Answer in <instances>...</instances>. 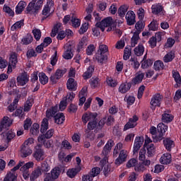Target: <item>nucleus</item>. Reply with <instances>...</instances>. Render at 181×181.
Returning a JSON list of instances; mask_svg holds the SVG:
<instances>
[{"instance_id": "obj_61", "label": "nucleus", "mask_w": 181, "mask_h": 181, "mask_svg": "<svg viewBox=\"0 0 181 181\" xmlns=\"http://www.w3.org/2000/svg\"><path fill=\"white\" fill-rule=\"evenodd\" d=\"M37 56V54L36 53V51H35V49H28L26 52L27 59H32V57H36Z\"/></svg>"}, {"instance_id": "obj_6", "label": "nucleus", "mask_w": 181, "mask_h": 181, "mask_svg": "<svg viewBox=\"0 0 181 181\" xmlns=\"http://www.w3.org/2000/svg\"><path fill=\"white\" fill-rule=\"evenodd\" d=\"M33 156L37 162H41V160H45V150L42 148V144H37L35 147Z\"/></svg>"}, {"instance_id": "obj_36", "label": "nucleus", "mask_w": 181, "mask_h": 181, "mask_svg": "<svg viewBox=\"0 0 181 181\" xmlns=\"http://www.w3.org/2000/svg\"><path fill=\"white\" fill-rule=\"evenodd\" d=\"M145 148L147 149V156L148 158H152L155 154V151H156V147L153 144H150L148 146H146Z\"/></svg>"}, {"instance_id": "obj_23", "label": "nucleus", "mask_w": 181, "mask_h": 181, "mask_svg": "<svg viewBox=\"0 0 181 181\" xmlns=\"http://www.w3.org/2000/svg\"><path fill=\"white\" fill-rule=\"evenodd\" d=\"M1 135H3L4 139H6V144H10V142H12V139L16 136V134L12 132V130H9L6 133H2Z\"/></svg>"}, {"instance_id": "obj_39", "label": "nucleus", "mask_w": 181, "mask_h": 181, "mask_svg": "<svg viewBox=\"0 0 181 181\" xmlns=\"http://www.w3.org/2000/svg\"><path fill=\"white\" fill-rule=\"evenodd\" d=\"M134 52L136 56H142V54H144V52H145V47H144V45L139 44V45L134 48Z\"/></svg>"}, {"instance_id": "obj_15", "label": "nucleus", "mask_w": 181, "mask_h": 181, "mask_svg": "<svg viewBox=\"0 0 181 181\" xmlns=\"http://www.w3.org/2000/svg\"><path fill=\"white\" fill-rule=\"evenodd\" d=\"M17 83L21 86H26L29 83L28 72H23L17 77Z\"/></svg>"}, {"instance_id": "obj_8", "label": "nucleus", "mask_w": 181, "mask_h": 181, "mask_svg": "<svg viewBox=\"0 0 181 181\" xmlns=\"http://www.w3.org/2000/svg\"><path fill=\"white\" fill-rule=\"evenodd\" d=\"M150 104L151 110H156V107H160L162 104V96L160 93H156L153 95Z\"/></svg>"}, {"instance_id": "obj_63", "label": "nucleus", "mask_w": 181, "mask_h": 181, "mask_svg": "<svg viewBox=\"0 0 181 181\" xmlns=\"http://www.w3.org/2000/svg\"><path fill=\"white\" fill-rule=\"evenodd\" d=\"M50 64L56 66L57 64V51H55L54 54L52 55L50 59Z\"/></svg>"}, {"instance_id": "obj_3", "label": "nucleus", "mask_w": 181, "mask_h": 181, "mask_svg": "<svg viewBox=\"0 0 181 181\" xmlns=\"http://www.w3.org/2000/svg\"><path fill=\"white\" fill-rule=\"evenodd\" d=\"M168 125L163 123H159L157 126V132L158 134L157 136H153V142H160L163 139H164L165 134H166V131H168Z\"/></svg>"}, {"instance_id": "obj_40", "label": "nucleus", "mask_w": 181, "mask_h": 181, "mask_svg": "<svg viewBox=\"0 0 181 181\" xmlns=\"http://www.w3.org/2000/svg\"><path fill=\"white\" fill-rule=\"evenodd\" d=\"M40 83L42 84V86H45L49 83V77L46 76V74L45 72H40L38 74Z\"/></svg>"}, {"instance_id": "obj_24", "label": "nucleus", "mask_w": 181, "mask_h": 181, "mask_svg": "<svg viewBox=\"0 0 181 181\" xmlns=\"http://www.w3.org/2000/svg\"><path fill=\"white\" fill-rule=\"evenodd\" d=\"M162 165H169L172 162V155L169 153H164L160 158Z\"/></svg>"}, {"instance_id": "obj_38", "label": "nucleus", "mask_w": 181, "mask_h": 181, "mask_svg": "<svg viewBox=\"0 0 181 181\" xmlns=\"http://www.w3.org/2000/svg\"><path fill=\"white\" fill-rule=\"evenodd\" d=\"M54 133V129H51L48 130L46 134L42 135L38 138V141H43L45 139H50L52 136H53V134Z\"/></svg>"}, {"instance_id": "obj_12", "label": "nucleus", "mask_w": 181, "mask_h": 181, "mask_svg": "<svg viewBox=\"0 0 181 181\" xmlns=\"http://www.w3.org/2000/svg\"><path fill=\"white\" fill-rule=\"evenodd\" d=\"M144 145V136H136L134 140V147H133V152L134 154L138 153L141 147Z\"/></svg>"}, {"instance_id": "obj_37", "label": "nucleus", "mask_w": 181, "mask_h": 181, "mask_svg": "<svg viewBox=\"0 0 181 181\" xmlns=\"http://www.w3.org/2000/svg\"><path fill=\"white\" fill-rule=\"evenodd\" d=\"M40 129V126L37 123H34L30 128V132L31 135L34 136H37L39 135V129Z\"/></svg>"}, {"instance_id": "obj_7", "label": "nucleus", "mask_w": 181, "mask_h": 181, "mask_svg": "<svg viewBox=\"0 0 181 181\" xmlns=\"http://www.w3.org/2000/svg\"><path fill=\"white\" fill-rule=\"evenodd\" d=\"M114 23V20H112V17H107L103 19L100 23H96L95 26L99 28L102 32L105 30V28H110V26H112Z\"/></svg>"}, {"instance_id": "obj_43", "label": "nucleus", "mask_w": 181, "mask_h": 181, "mask_svg": "<svg viewBox=\"0 0 181 181\" xmlns=\"http://www.w3.org/2000/svg\"><path fill=\"white\" fill-rule=\"evenodd\" d=\"M141 69H149V67H152L153 64V59H148L147 60L141 61Z\"/></svg>"}, {"instance_id": "obj_9", "label": "nucleus", "mask_w": 181, "mask_h": 181, "mask_svg": "<svg viewBox=\"0 0 181 181\" xmlns=\"http://www.w3.org/2000/svg\"><path fill=\"white\" fill-rule=\"evenodd\" d=\"M97 117H98V112H86L82 116V121L83 124H87L88 121H98Z\"/></svg>"}, {"instance_id": "obj_5", "label": "nucleus", "mask_w": 181, "mask_h": 181, "mask_svg": "<svg viewBox=\"0 0 181 181\" xmlns=\"http://www.w3.org/2000/svg\"><path fill=\"white\" fill-rule=\"evenodd\" d=\"M67 73V69H57L54 74H52L49 77V81L52 84H57V81Z\"/></svg>"}, {"instance_id": "obj_34", "label": "nucleus", "mask_w": 181, "mask_h": 181, "mask_svg": "<svg viewBox=\"0 0 181 181\" xmlns=\"http://www.w3.org/2000/svg\"><path fill=\"white\" fill-rule=\"evenodd\" d=\"M33 106V98H28L24 104V112H29Z\"/></svg>"}, {"instance_id": "obj_2", "label": "nucleus", "mask_w": 181, "mask_h": 181, "mask_svg": "<svg viewBox=\"0 0 181 181\" xmlns=\"http://www.w3.org/2000/svg\"><path fill=\"white\" fill-rule=\"evenodd\" d=\"M45 0H32L25 8L26 14L37 15L43 6Z\"/></svg>"}, {"instance_id": "obj_19", "label": "nucleus", "mask_w": 181, "mask_h": 181, "mask_svg": "<svg viewBox=\"0 0 181 181\" xmlns=\"http://www.w3.org/2000/svg\"><path fill=\"white\" fill-rule=\"evenodd\" d=\"M127 151L122 150L119 154V157L115 160V163L119 166V165H122L124 162L127 160Z\"/></svg>"}, {"instance_id": "obj_59", "label": "nucleus", "mask_w": 181, "mask_h": 181, "mask_svg": "<svg viewBox=\"0 0 181 181\" xmlns=\"http://www.w3.org/2000/svg\"><path fill=\"white\" fill-rule=\"evenodd\" d=\"M130 62H132L131 64L134 70H138V69H139V66H141V64H139V62H138L137 59L131 58Z\"/></svg>"}, {"instance_id": "obj_51", "label": "nucleus", "mask_w": 181, "mask_h": 181, "mask_svg": "<svg viewBox=\"0 0 181 181\" xmlns=\"http://www.w3.org/2000/svg\"><path fill=\"white\" fill-rule=\"evenodd\" d=\"M32 32L35 40H37V42H39V40H40V38L42 37V31H40V29L35 28L34 30H33Z\"/></svg>"}, {"instance_id": "obj_64", "label": "nucleus", "mask_w": 181, "mask_h": 181, "mask_svg": "<svg viewBox=\"0 0 181 181\" xmlns=\"http://www.w3.org/2000/svg\"><path fill=\"white\" fill-rule=\"evenodd\" d=\"M134 170L136 172H144V170H145V167L142 163H139L136 164Z\"/></svg>"}, {"instance_id": "obj_29", "label": "nucleus", "mask_w": 181, "mask_h": 181, "mask_svg": "<svg viewBox=\"0 0 181 181\" xmlns=\"http://www.w3.org/2000/svg\"><path fill=\"white\" fill-rule=\"evenodd\" d=\"M141 33V31H135L133 34L132 37L131 38V46L132 47H135L136 45H138V40H139V35Z\"/></svg>"}, {"instance_id": "obj_35", "label": "nucleus", "mask_w": 181, "mask_h": 181, "mask_svg": "<svg viewBox=\"0 0 181 181\" xmlns=\"http://www.w3.org/2000/svg\"><path fill=\"white\" fill-rule=\"evenodd\" d=\"M73 56L74 54H73V52H71V45L69 44L67 45V49L64 52L63 57L66 60H70L73 59Z\"/></svg>"}, {"instance_id": "obj_45", "label": "nucleus", "mask_w": 181, "mask_h": 181, "mask_svg": "<svg viewBox=\"0 0 181 181\" xmlns=\"http://www.w3.org/2000/svg\"><path fill=\"white\" fill-rule=\"evenodd\" d=\"M91 88H97L100 84V78L93 77L89 80Z\"/></svg>"}, {"instance_id": "obj_26", "label": "nucleus", "mask_w": 181, "mask_h": 181, "mask_svg": "<svg viewBox=\"0 0 181 181\" xmlns=\"http://www.w3.org/2000/svg\"><path fill=\"white\" fill-rule=\"evenodd\" d=\"M175 118V116L172 114L167 113L165 112L162 115V122H164L165 124H169L170 122H172Z\"/></svg>"}, {"instance_id": "obj_58", "label": "nucleus", "mask_w": 181, "mask_h": 181, "mask_svg": "<svg viewBox=\"0 0 181 181\" xmlns=\"http://www.w3.org/2000/svg\"><path fill=\"white\" fill-rule=\"evenodd\" d=\"M88 30V23H83L78 30L79 35H84Z\"/></svg>"}, {"instance_id": "obj_27", "label": "nucleus", "mask_w": 181, "mask_h": 181, "mask_svg": "<svg viewBox=\"0 0 181 181\" xmlns=\"http://www.w3.org/2000/svg\"><path fill=\"white\" fill-rule=\"evenodd\" d=\"M21 152L22 153V158H28L30 155H32V149L29 146H21Z\"/></svg>"}, {"instance_id": "obj_57", "label": "nucleus", "mask_w": 181, "mask_h": 181, "mask_svg": "<svg viewBox=\"0 0 181 181\" xmlns=\"http://www.w3.org/2000/svg\"><path fill=\"white\" fill-rule=\"evenodd\" d=\"M136 163H138V160L132 158L127 163L126 166L128 169H131V168H135Z\"/></svg>"}, {"instance_id": "obj_20", "label": "nucleus", "mask_w": 181, "mask_h": 181, "mask_svg": "<svg viewBox=\"0 0 181 181\" xmlns=\"http://www.w3.org/2000/svg\"><path fill=\"white\" fill-rule=\"evenodd\" d=\"M95 59L97 60L98 63L103 64V63H105V62L108 60V55L97 52L95 54Z\"/></svg>"}, {"instance_id": "obj_54", "label": "nucleus", "mask_w": 181, "mask_h": 181, "mask_svg": "<svg viewBox=\"0 0 181 181\" xmlns=\"http://www.w3.org/2000/svg\"><path fill=\"white\" fill-rule=\"evenodd\" d=\"M106 83L107 86H109V87H112V88H114L115 87H117V86L118 85V83L117 82V81L114 80L111 77H107L106 78Z\"/></svg>"}, {"instance_id": "obj_48", "label": "nucleus", "mask_w": 181, "mask_h": 181, "mask_svg": "<svg viewBox=\"0 0 181 181\" xmlns=\"http://www.w3.org/2000/svg\"><path fill=\"white\" fill-rule=\"evenodd\" d=\"M74 98H76V93L71 91L66 94L64 100H65L66 103H73Z\"/></svg>"}, {"instance_id": "obj_21", "label": "nucleus", "mask_w": 181, "mask_h": 181, "mask_svg": "<svg viewBox=\"0 0 181 181\" xmlns=\"http://www.w3.org/2000/svg\"><path fill=\"white\" fill-rule=\"evenodd\" d=\"M43 173H42V170L40 169V166L37 167L35 169L33 170L32 173L30 176V181H35L40 176H42Z\"/></svg>"}, {"instance_id": "obj_56", "label": "nucleus", "mask_w": 181, "mask_h": 181, "mask_svg": "<svg viewBox=\"0 0 181 181\" xmlns=\"http://www.w3.org/2000/svg\"><path fill=\"white\" fill-rule=\"evenodd\" d=\"M39 72L38 71H34L32 74H31V78H30V82L33 84H35V83H39Z\"/></svg>"}, {"instance_id": "obj_60", "label": "nucleus", "mask_w": 181, "mask_h": 181, "mask_svg": "<svg viewBox=\"0 0 181 181\" xmlns=\"http://www.w3.org/2000/svg\"><path fill=\"white\" fill-rule=\"evenodd\" d=\"M124 101H126L127 105H133V104L135 103V97L132 95H129L127 97V95L124 97Z\"/></svg>"}, {"instance_id": "obj_62", "label": "nucleus", "mask_w": 181, "mask_h": 181, "mask_svg": "<svg viewBox=\"0 0 181 181\" xmlns=\"http://www.w3.org/2000/svg\"><path fill=\"white\" fill-rule=\"evenodd\" d=\"M41 142H43L45 148H47V149H49V148H53L52 140H46L44 139L42 141H41Z\"/></svg>"}, {"instance_id": "obj_16", "label": "nucleus", "mask_w": 181, "mask_h": 181, "mask_svg": "<svg viewBox=\"0 0 181 181\" xmlns=\"http://www.w3.org/2000/svg\"><path fill=\"white\" fill-rule=\"evenodd\" d=\"M132 87V82H124L122 83L119 86L118 91L121 94H127Z\"/></svg>"}, {"instance_id": "obj_22", "label": "nucleus", "mask_w": 181, "mask_h": 181, "mask_svg": "<svg viewBox=\"0 0 181 181\" xmlns=\"http://www.w3.org/2000/svg\"><path fill=\"white\" fill-rule=\"evenodd\" d=\"M176 57V51L171 50L168 52L163 57L164 63H170Z\"/></svg>"}, {"instance_id": "obj_10", "label": "nucleus", "mask_w": 181, "mask_h": 181, "mask_svg": "<svg viewBox=\"0 0 181 181\" xmlns=\"http://www.w3.org/2000/svg\"><path fill=\"white\" fill-rule=\"evenodd\" d=\"M125 19L129 26H132L136 23V16L133 11H129L127 12Z\"/></svg>"}, {"instance_id": "obj_30", "label": "nucleus", "mask_w": 181, "mask_h": 181, "mask_svg": "<svg viewBox=\"0 0 181 181\" xmlns=\"http://www.w3.org/2000/svg\"><path fill=\"white\" fill-rule=\"evenodd\" d=\"M144 77H145V74L141 73L138 75H136L134 78H132V81L130 83H132V86H136V84H139L142 83V81L144 80Z\"/></svg>"}, {"instance_id": "obj_49", "label": "nucleus", "mask_w": 181, "mask_h": 181, "mask_svg": "<svg viewBox=\"0 0 181 181\" xmlns=\"http://www.w3.org/2000/svg\"><path fill=\"white\" fill-rule=\"evenodd\" d=\"M73 148V146L69 142V141L64 139L61 144V149H66V151H70Z\"/></svg>"}, {"instance_id": "obj_13", "label": "nucleus", "mask_w": 181, "mask_h": 181, "mask_svg": "<svg viewBox=\"0 0 181 181\" xmlns=\"http://www.w3.org/2000/svg\"><path fill=\"white\" fill-rule=\"evenodd\" d=\"M11 125H12V120L8 116H4L0 122V132H2L4 129L9 128Z\"/></svg>"}, {"instance_id": "obj_44", "label": "nucleus", "mask_w": 181, "mask_h": 181, "mask_svg": "<svg viewBox=\"0 0 181 181\" xmlns=\"http://www.w3.org/2000/svg\"><path fill=\"white\" fill-rule=\"evenodd\" d=\"M149 30H152L153 32H156L159 28V23L158 21L153 20L151 22V23L148 25Z\"/></svg>"}, {"instance_id": "obj_55", "label": "nucleus", "mask_w": 181, "mask_h": 181, "mask_svg": "<svg viewBox=\"0 0 181 181\" xmlns=\"http://www.w3.org/2000/svg\"><path fill=\"white\" fill-rule=\"evenodd\" d=\"M78 110V107L75 104L71 103L68 107L67 111L69 114H76Z\"/></svg>"}, {"instance_id": "obj_17", "label": "nucleus", "mask_w": 181, "mask_h": 181, "mask_svg": "<svg viewBox=\"0 0 181 181\" xmlns=\"http://www.w3.org/2000/svg\"><path fill=\"white\" fill-rule=\"evenodd\" d=\"M78 83L73 78H69L66 81V88L69 91H77Z\"/></svg>"}, {"instance_id": "obj_1", "label": "nucleus", "mask_w": 181, "mask_h": 181, "mask_svg": "<svg viewBox=\"0 0 181 181\" xmlns=\"http://www.w3.org/2000/svg\"><path fill=\"white\" fill-rule=\"evenodd\" d=\"M58 111L59 106H57V105L51 107L46 110V117L48 118V119H52V118H54L55 124L62 125V124H63V122H64L66 120V117L62 112L57 113Z\"/></svg>"}, {"instance_id": "obj_46", "label": "nucleus", "mask_w": 181, "mask_h": 181, "mask_svg": "<svg viewBox=\"0 0 181 181\" xmlns=\"http://www.w3.org/2000/svg\"><path fill=\"white\" fill-rule=\"evenodd\" d=\"M71 22L73 28H80V25H81V21L74 16L71 17Z\"/></svg>"}, {"instance_id": "obj_18", "label": "nucleus", "mask_w": 181, "mask_h": 181, "mask_svg": "<svg viewBox=\"0 0 181 181\" xmlns=\"http://www.w3.org/2000/svg\"><path fill=\"white\" fill-rule=\"evenodd\" d=\"M163 144L164 145V148L168 151V152H170L172 151V148H175V141L170 139V137L164 139Z\"/></svg>"}, {"instance_id": "obj_11", "label": "nucleus", "mask_w": 181, "mask_h": 181, "mask_svg": "<svg viewBox=\"0 0 181 181\" xmlns=\"http://www.w3.org/2000/svg\"><path fill=\"white\" fill-rule=\"evenodd\" d=\"M138 119H139V118L136 115H134L132 118H129L127 124L124 125L123 131H128V129H131V128H135V127L138 125L136 122Z\"/></svg>"}, {"instance_id": "obj_4", "label": "nucleus", "mask_w": 181, "mask_h": 181, "mask_svg": "<svg viewBox=\"0 0 181 181\" xmlns=\"http://www.w3.org/2000/svg\"><path fill=\"white\" fill-rule=\"evenodd\" d=\"M62 173V170L59 167L54 168L50 173H47L44 178V181H56L59 179V176Z\"/></svg>"}, {"instance_id": "obj_42", "label": "nucleus", "mask_w": 181, "mask_h": 181, "mask_svg": "<svg viewBox=\"0 0 181 181\" xmlns=\"http://www.w3.org/2000/svg\"><path fill=\"white\" fill-rule=\"evenodd\" d=\"M25 20H21L19 21L16 22L11 27V30L12 32H15L16 29H21L22 26L25 25Z\"/></svg>"}, {"instance_id": "obj_25", "label": "nucleus", "mask_w": 181, "mask_h": 181, "mask_svg": "<svg viewBox=\"0 0 181 181\" xmlns=\"http://www.w3.org/2000/svg\"><path fill=\"white\" fill-rule=\"evenodd\" d=\"M128 9H129V7L127 4L120 6L117 10V13L119 18H125Z\"/></svg>"}, {"instance_id": "obj_41", "label": "nucleus", "mask_w": 181, "mask_h": 181, "mask_svg": "<svg viewBox=\"0 0 181 181\" xmlns=\"http://www.w3.org/2000/svg\"><path fill=\"white\" fill-rule=\"evenodd\" d=\"M100 173H101V169L98 167H94L88 175H89L90 177L93 179L96 176H98Z\"/></svg>"}, {"instance_id": "obj_50", "label": "nucleus", "mask_w": 181, "mask_h": 181, "mask_svg": "<svg viewBox=\"0 0 181 181\" xmlns=\"http://www.w3.org/2000/svg\"><path fill=\"white\" fill-rule=\"evenodd\" d=\"M3 11L6 13H8V16H11V18H13L15 16V11L9 7V6L4 5L3 7Z\"/></svg>"}, {"instance_id": "obj_53", "label": "nucleus", "mask_w": 181, "mask_h": 181, "mask_svg": "<svg viewBox=\"0 0 181 181\" xmlns=\"http://www.w3.org/2000/svg\"><path fill=\"white\" fill-rule=\"evenodd\" d=\"M78 173V170L77 168H71L68 170L66 175L68 177L73 179V177H76V175Z\"/></svg>"}, {"instance_id": "obj_52", "label": "nucleus", "mask_w": 181, "mask_h": 181, "mask_svg": "<svg viewBox=\"0 0 181 181\" xmlns=\"http://www.w3.org/2000/svg\"><path fill=\"white\" fill-rule=\"evenodd\" d=\"M163 66H164L163 62H162V61L160 60H158L154 62L153 69L156 71H159V70H163Z\"/></svg>"}, {"instance_id": "obj_33", "label": "nucleus", "mask_w": 181, "mask_h": 181, "mask_svg": "<svg viewBox=\"0 0 181 181\" xmlns=\"http://www.w3.org/2000/svg\"><path fill=\"white\" fill-rule=\"evenodd\" d=\"M47 129H49V118L45 117L41 122V127H40L41 134H45V132H46Z\"/></svg>"}, {"instance_id": "obj_32", "label": "nucleus", "mask_w": 181, "mask_h": 181, "mask_svg": "<svg viewBox=\"0 0 181 181\" xmlns=\"http://www.w3.org/2000/svg\"><path fill=\"white\" fill-rule=\"evenodd\" d=\"M25 8H26V2L21 1L18 2V5L16 6V14L21 15L23 12Z\"/></svg>"}, {"instance_id": "obj_28", "label": "nucleus", "mask_w": 181, "mask_h": 181, "mask_svg": "<svg viewBox=\"0 0 181 181\" xmlns=\"http://www.w3.org/2000/svg\"><path fill=\"white\" fill-rule=\"evenodd\" d=\"M17 64H18V54H16V52H13L10 55L8 64H11L13 69H16Z\"/></svg>"}, {"instance_id": "obj_47", "label": "nucleus", "mask_w": 181, "mask_h": 181, "mask_svg": "<svg viewBox=\"0 0 181 181\" xmlns=\"http://www.w3.org/2000/svg\"><path fill=\"white\" fill-rule=\"evenodd\" d=\"M98 127V120L90 121L87 124V128L88 131H93V129H96Z\"/></svg>"}, {"instance_id": "obj_14", "label": "nucleus", "mask_w": 181, "mask_h": 181, "mask_svg": "<svg viewBox=\"0 0 181 181\" xmlns=\"http://www.w3.org/2000/svg\"><path fill=\"white\" fill-rule=\"evenodd\" d=\"M114 145H115V143H114L112 139H110L107 141L102 151V153L103 156H105V158H107V156H108V153L111 152V149H112V146H114Z\"/></svg>"}, {"instance_id": "obj_31", "label": "nucleus", "mask_w": 181, "mask_h": 181, "mask_svg": "<svg viewBox=\"0 0 181 181\" xmlns=\"http://www.w3.org/2000/svg\"><path fill=\"white\" fill-rule=\"evenodd\" d=\"M151 11L153 15H159L163 11V6L159 4H155L151 6Z\"/></svg>"}]
</instances>
